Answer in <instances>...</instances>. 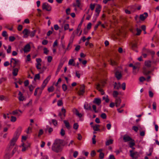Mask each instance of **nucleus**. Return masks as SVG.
I'll return each instance as SVG.
<instances>
[{
	"mask_svg": "<svg viewBox=\"0 0 159 159\" xmlns=\"http://www.w3.org/2000/svg\"><path fill=\"white\" fill-rule=\"evenodd\" d=\"M62 140L59 139H56L52 147V150L53 151L59 153L61 152L63 149L62 146Z\"/></svg>",
	"mask_w": 159,
	"mask_h": 159,
	"instance_id": "obj_1",
	"label": "nucleus"
},
{
	"mask_svg": "<svg viewBox=\"0 0 159 159\" xmlns=\"http://www.w3.org/2000/svg\"><path fill=\"white\" fill-rule=\"evenodd\" d=\"M20 134L18 131H16L15 133L13 138L11 139L10 142V150L12 148H10L11 147H12L14 146L16 143L17 141Z\"/></svg>",
	"mask_w": 159,
	"mask_h": 159,
	"instance_id": "obj_2",
	"label": "nucleus"
},
{
	"mask_svg": "<svg viewBox=\"0 0 159 159\" xmlns=\"http://www.w3.org/2000/svg\"><path fill=\"white\" fill-rule=\"evenodd\" d=\"M130 156L132 159H138L140 157L139 153L136 151H133L132 150L129 151Z\"/></svg>",
	"mask_w": 159,
	"mask_h": 159,
	"instance_id": "obj_3",
	"label": "nucleus"
},
{
	"mask_svg": "<svg viewBox=\"0 0 159 159\" xmlns=\"http://www.w3.org/2000/svg\"><path fill=\"white\" fill-rule=\"evenodd\" d=\"M42 8L43 10L45 9L48 11H50L51 10L52 7L48 3L45 2L43 4Z\"/></svg>",
	"mask_w": 159,
	"mask_h": 159,
	"instance_id": "obj_4",
	"label": "nucleus"
},
{
	"mask_svg": "<svg viewBox=\"0 0 159 159\" xmlns=\"http://www.w3.org/2000/svg\"><path fill=\"white\" fill-rule=\"evenodd\" d=\"M16 148H15L13 149V150L12 151V154H10L9 152H7V153H6L4 157V159H9L11 157H12V156L15 153V152L16 151Z\"/></svg>",
	"mask_w": 159,
	"mask_h": 159,
	"instance_id": "obj_5",
	"label": "nucleus"
},
{
	"mask_svg": "<svg viewBox=\"0 0 159 159\" xmlns=\"http://www.w3.org/2000/svg\"><path fill=\"white\" fill-rule=\"evenodd\" d=\"M115 75L116 77V78L118 80H119L122 77V75L121 74V71H119L117 70V69H115Z\"/></svg>",
	"mask_w": 159,
	"mask_h": 159,
	"instance_id": "obj_6",
	"label": "nucleus"
},
{
	"mask_svg": "<svg viewBox=\"0 0 159 159\" xmlns=\"http://www.w3.org/2000/svg\"><path fill=\"white\" fill-rule=\"evenodd\" d=\"M51 78V76H48L47 78L44 80L43 83L42 85V87L43 89L46 85L48 83Z\"/></svg>",
	"mask_w": 159,
	"mask_h": 159,
	"instance_id": "obj_7",
	"label": "nucleus"
},
{
	"mask_svg": "<svg viewBox=\"0 0 159 159\" xmlns=\"http://www.w3.org/2000/svg\"><path fill=\"white\" fill-rule=\"evenodd\" d=\"M30 49L31 47L30 44H27L25 46L23 50L24 53H27L30 51Z\"/></svg>",
	"mask_w": 159,
	"mask_h": 159,
	"instance_id": "obj_8",
	"label": "nucleus"
},
{
	"mask_svg": "<svg viewBox=\"0 0 159 159\" xmlns=\"http://www.w3.org/2000/svg\"><path fill=\"white\" fill-rule=\"evenodd\" d=\"M148 15L147 12H144L143 14L140 15L139 18L141 20H144L148 16Z\"/></svg>",
	"mask_w": 159,
	"mask_h": 159,
	"instance_id": "obj_9",
	"label": "nucleus"
},
{
	"mask_svg": "<svg viewBox=\"0 0 159 159\" xmlns=\"http://www.w3.org/2000/svg\"><path fill=\"white\" fill-rule=\"evenodd\" d=\"M101 10V6L99 4H98L97 7L95 9V12L97 13V14L96 15L97 17L99 16L100 12Z\"/></svg>",
	"mask_w": 159,
	"mask_h": 159,
	"instance_id": "obj_10",
	"label": "nucleus"
},
{
	"mask_svg": "<svg viewBox=\"0 0 159 159\" xmlns=\"http://www.w3.org/2000/svg\"><path fill=\"white\" fill-rule=\"evenodd\" d=\"M93 103L96 104L98 106H99L101 103V100L100 98H96L93 101Z\"/></svg>",
	"mask_w": 159,
	"mask_h": 159,
	"instance_id": "obj_11",
	"label": "nucleus"
},
{
	"mask_svg": "<svg viewBox=\"0 0 159 159\" xmlns=\"http://www.w3.org/2000/svg\"><path fill=\"white\" fill-rule=\"evenodd\" d=\"M73 111L74 113L76 115L78 116L79 117L81 118L82 117V115L81 113H80L76 109H73Z\"/></svg>",
	"mask_w": 159,
	"mask_h": 159,
	"instance_id": "obj_12",
	"label": "nucleus"
},
{
	"mask_svg": "<svg viewBox=\"0 0 159 159\" xmlns=\"http://www.w3.org/2000/svg\"><path fill=\"white\" fill-rule=\"evenodd\" d=\"M123 140L124 142H126L132 140V139L129 136L126 135H125L123 136Z\"/></svg>",
	"mask_w": 159,
	"mask_h": 159,
	"instance_id": "obj_13",
	"label": "nucleus"
},
{
	"mask_svg": "<svg viewBox=\"0 0 159 159\" xmlns=\"http://www.w3.org/2000/svg\"><path fill=\"white\" fill-rule=\"evenodd\" d=\"M73 41H72V40L71 39H70L69 43L68 45V46L67 48L66 49V51L64 53V54L66 52L67 50H69L71 48L72 46H71V45L73 43Z\"/></svg>",
	"mask_w": 159,
	"mask_h": 159,
	"instance_id": "obj_14",
	"label": "nucleus"
},
{
	"mask_svg": "<svg viewBox=\"0 0 159 159\" xmlns=\"http://www.w3.org/2000/svg\"><path fill=\"white\" fill-rule=\"evenodd\" d=\"M18 62V60L13 58H11V59L10 64L11 65L12 64H14V66L13 67H14L16 66Z\"/></svg>",
	"mask_w": 159,
	"mask_h": 159,
	"instance_id": "obj_15",
	"label": "nucleus"
},
{
	"mask_svg": "<svg viewBox=\"0 0 159 159\" xmlns=\"http://www.w3.org/2000/svg\"><path fill=\"white\" fill-rule=\"evenodd\" d=\"M85 87L84 85H82L81 86L79 92V94L80 95H83V94L84 92Z\"/></svg>",
	"mask_w": 159,
	"mask_h": 159,
	"instance_id": "obj_16",
	"label": "nucleus"
},
{
	"mask_svg": "<svg viewBox=\"0 0 159 159\" xmlns=\"http://www.w3.org/2000/svg\"><path fill=\"white\" fill-rule=\"evenodd\" d=\"M73 6L75 7H80L81 6L80 1V0H76L75 3L73 4Z\"/></svg>",
	"mask_w": 159,
	"mask_h": 159,
	"instance_id": "obj_17",
	"label": "nucleus"
},
{
	"mask_svg": "<svg viewBox=\"0 0 159 159\" xmlns=\"http://www.w3.org/2000/svg\"><path fill=\"white\" fill-rule=\"evenodd\" d=\"M121 102V100L120 98H116L115 103L116 104V107H117L120 105Z\"/></svg>",
	"mask_w": 159,
	"mask_h": 159,
	"instance_id": "obj_18",
	"label": "nucleus"
},
{
	"mask_svg": "<svg viewBox=\"0 0 159 159\" xmlns=\"http://www.w3.org/2000/svg\"><path fill=\"white\" fill-rule=\"evenodd\" d=\"M18 95V99L20 101H23L25 99L24 97L23 96V94L20 91L19 92Z\"/></svg>",
	"mask_w": 159,
	"mask_h": 159,
	"instance_id": "obj_19",
	"label": "nucleus"
},
{
	"mask_svg": "<svg viewBox=\"0 0 159 159\" xmlns=\"http://www.w3.org/2000/svg\"><path fill=\"white\" fill-rule=\"evenodd\" d=\"M96 89L101 92L102 95H103L104 94V92L102 89L100 84H97L96 86Z\"/></svg>",
	"mask_w": 159,
	"mask_h": 159,
	"instance_id": "obj_20",
	"label": "nucleus"
},
{
	"mask_svg": "<svg viewBox=\"0 0 159 159\" xmlns=\"http://www.w3.org/2000/svg\"><path fill=\"white\" fill-rule=\"evenodd\" d=\"M18 71H19V69H18L17 68H14L13 70V71H12V74L13 76H16L18 74Z\"/></svg>",
	"mask_w": 159,
	"mask_h": 159,
	"instance_id": "obj_21",
	"label": "nucleus"
},
{
	"mask_svg": "<svg viewBox=\"0 0 159 159\" xmlns=\"http://www.w3.org/2000/svg\"><path fill=\"white\" fill-rule=\"evenodd\" d=\"M84 108L86 110H91V106H89L88 103L86 102H85L84 104Z\"/></svg>",
	"mask_w": 159,
	"mask_h": 159,
	"instance_id": "obj_22",
	"label": "nucleus"
},
{
	"mask_svg": "<svg viewBox=\"0 0 159 159\" xmlns=\"http://www.w3.org/2000/svg\"><path fill=\"white\" fill-rule=\"evenodd\" d=\"M36 30H34L32 31H29V35L31 37L34 36L36 32Z\"/></svg>",
	"mask_w": 159,
	"mask_h": 159,
	"instance_id": "obj_23",
	"label": "nucleus"
},
{
	"mask_svg": "<svg viewBox=\"0 0 159 159\" xmlns=\"http://www.w3.org/2000/svg\"><path fill=\"white\" fill-rule=\"evenodd\" d=\"M109 62L110 64L112 66H116L117 65V63L115 60L112 59H110L109 61Z\"/></svg>",
	"mask_w": 159,
	"mask_h": 159,
	"instance_id": "obj_24",
	"label": "nucleus"
},
{
	"mask_svg": "<svg viewBox=\"0 0 159 159\" xmlns=\"http://www.w3.org/2000/svg\"><path fill=\"white\" fill-rule=\"evenodd\" d=\"M145 65L147 67H150L151 66V61H146L145 62Z\"/></svg>",
	"mask_w": 159,
	"mask_h": 159,
	"instance_id": "obj_25",
	"label": "nucleus"
},
{
	"mask_svg": "<svg viewBox=\"0 0 159 159\" xmlns=\"http://www.w3.org/2000/svg\"><path fill=\"white\" fill-rule=\"evenodd\" d=\"M64 63L63 62H61L58 65V68L57 69V72H59L61 68L62 67Z\"/></svg>",
	"mask_w": 159,
	"mask_h": 159,
	"instance_id": "obj_26",
	"label": "nucleus"
},
{
	"mask_svg": "<svg viewBox=\"0 0 159 159\" xmlns=\"http://www.w3.org/2000/svg\"><path fill=\"white\" fill-rule=\"evenodd\" d=\"M63 122L66 128L68 129H70V126L69 122L66 120H64Z\"/></svg>",
	"mask_w": 159,
	"mask_h": 159,
	"instance_id": "obj_27",
	"label": "nucleus"
},
{
	"mask_svg": "<svg viewBox=\"0 0 159 159\" xmlns=\"http://www.w3.org/2000/svg\"><path fill=\"white\" fill-rule=\"evenodd\" d=\"M113 140L112 139H109L106 142V146H108L111 144H112L113 143Z\"/></svg>",
	"mask_w": 159,
	"mask_h": 159,
	"instance_id": "obj_28",
	"label": "nucleus"
},
{
	"mask_svg": "<svg viewBox=\"0 0 159 159\" xmlns=\"http://www.w3.org/2000/svg\"><path fill=\"white\" fill-rule=\"evenodd\" d=\"M0 100L1 101L4 100L6 101H7L8 100V98L7 97H5L3 95L0 96Z\"/></svg>",
	"mask_w": 159,
	"mask_h": 159,
	"instance_id": "obj_29",
	"label": "nucleus"
},
{
	"mask_svg": "<svg viewBox=\"0 0 159 159\" xmlns=\"http://www.w3.org/2000/svg\"><path fill=\"white\" fill-rule=\"evenodd\" d=\"M93 130L94 131H98L99 130L98 127H99V125H96L94 126H93Z\"/></svg>",
	"mask_w": 159,
	"mask_h": 159,
	"instance_id": "obj_30",
	"label": "nucleus"
},
{
	"mask_svg": "<svg viewBox=\"0 0 159 159\" xmlns=\"http://www.w3.org/2000/svg\"><path fill=\"white\" fill-rule=\"evenodd\" d=\"M74 60L73 59H70L68 62V64L69 65H73L74 66L75 65V63H74Z\"/></svg>",
	"mask_w": 159,
	"mask_h": 159,
	"instance_id": "obj_31",
	"label": "nucleus"
},
{
	"mask_svg": "<svg viewBox=\"0 0 159 159\" xmlns=\"http://www.w3.org/2000/svg\"><path fill=\"white\" fill-rule=\"evenodd\" d=\"M120 86V83H115V85H114V88L117 89H119Z\"/></svg>",
	"mask_w": 159,
	"mask_h": 159,
	"instance_id": "obj_32",
	"label": "nucleus"
},
{
	"mask_svg": "<svg viewBox=\"0 0 159 159\" xmlns=\"http://www.w3.org/2000/svg\"><path fill=\"white\" fill-rule=\"evenodd\" d=\"M102 99L104 100L107 103H108L109 102L110 100L108 98V96L107 95L103 97H102Z\"/></svg>",
	"mask_w": 159,
	"mask_h": 159,
	"instance_id": "obj_33",
	"label": "nucleus"
},
{
	"mask_svg": "<svg viewBox=\"0 0 159 159\" xmlns=\"http://www.w3.org/2000/svg\"><path fill=\"white\" fill-rule=\"evenodd\" d=\"M11 45H9L8 46V48L7 49V54L10 53L11 52Z\"/></svg>",
	"mask_w": 159,
	"mask_h": 159,
	"instance_id": "obj_34",
	"label": "nucleus"
},
{
	"mask_svg": "<svg viewBox=\"0 0 159 159\" xmlns=\"http://www.w3.org/2000/svg\"><path fill=\"white\" fill-rule=\"evenodd\" d=\"M29 31L27 29H25L23 31V33L25 35H27L29 34Z\"/></svg>",
	"mask_w": 159,
	"mask_h": 159,
	"instance_id": "obj_35",
	"label": "nucleus"
},
{
	"mask_svg": "<svg viewBox=\"0 0 159 159\" xmlns=\"http://www.w3.org/2000/svg\"><path fill=\"white\" fill-rule=\"evenodd\" d=\"M40 78V73L36 74L34 78V80H39Z\"/></svg>",
	"mask_w": 159,
	"mask_h": 159,
	"instance_id": "obj_36",
	"label": "nucleus"
},
{
	"mask_svg": "<svg viewBox=\"0 0 159 159\" xmlns=\"http://www.w3.org/2000/svg\"><path fill=\"white\" fill-rule=\"evenodd\" d=\"M150 71H148L146 69H144L143 71L144 75H147L149 74L150 73Z\"/></svg>",
	"mask_w": 159,
	"mask_h": 159,
	"instance_id": "obj_37",
	"label": "nucleus"
},
{
	"mask_svg": "<svg viewBox=\"0 0 159 159\" xmlns=\"http://www.w3.org/2000/svg\"><path fill=\"white\" fill-rule=\"evenodd\" d=\"M60 134L61 135V136H64L65 134V130L63 129H61V131L60 132Z\"/></svg>",
	"mask_w": 159,
	"mask_h": 159,
	"instance_id": "obj_38",
	"label": "nucleus"
},
{
	"mask_svg": "<svg viewBox=\"0 0 159 159\" xmlns=\"http://www.w3.org/2000/svg\"><path fill=\"white\" fill-rule=\"evenodd\" d=\"M52 122L53 124L55 126H56L57 125V122L56 120H52Z\"/></svg>",
	"mask_w": 159,
	"mask_h": 159,
	"instance_id": "obj_39",
	"label": "nucleus"
},
{
	"mask_svg": "<svg viewBox=\"0 0 159 159\" xmlns=\"http://www.w3.org/2000/svg\"><path fill=\"white\" fill-rule=\"evenodd\" d=\"M41 65L40 63H36V67L38 70H40L41 69Z\"/></svg>",
	"mask_w": 159,
	"mask_h": 159,
	"instance_id": "obj_40",
	"label": "nucleus"
},
{
	"mask_svg": "<svg viewBox=\"0 0 159 159\" xmlns=\"http://www.w3.org/2000/svg\"><path fill=\"white\" fill-rule=\"evenodd\" d=\"M136 31L137 32V33L136 34V35H139L141 32V30L138 28H137L136 29Z\"/></svg>",
	"mask_w": 159,
	"mask_h": 159,
	"instance_id": "obj_41",
	"label": "nucleus"
},
{
	"mask_svg": "<svg viewBox=\"0 0 159 159\" xmlns=\"http://www.w3.org/2000/svg\"><path fill=\"white\" fill-rule=\"evenodd\" d=\"M153 109L154 110L156 111L157 109V104L156 103L154 102H153L152 104Z\"/></svg>",
	"mask_w": 159,
	"mask_h": 159,
	"instance_id": "obj_42",
	"label": "nucleus"
},
{
	"mask_svg": "<svg viewBox=\"0 0 159 159\" xmlns=\"http://www.w3.org/2000/svg\"><path fill=\"white\" fill-rule=\"evenodd\" d=\"M92 108L95 113H98V111L96 109V105H93Z\"/></svg>",
	"mask_w": 159,
	"mask_h": 159,
	"instance_id": "obj_43",
	"label": "nucleus"
},
{
	"mask_svg": "<svg viewBox=\"0 0 159 159\" xmlns=\"http://www.w3.org/2000/svg\"><path fill=\"white\" fill-rule=\"evenodd\" d=\"M54 90V88L52 86H51L49 88H48V91L50 92H53Z\"/></svg>",
	"mask_w": 159,
	"mask_h": 159,
	"instance_id": "obj_44",
	"label": "nucleus"
},
{
	"mask_svg": "<svg viewBox=\"0 0 159 159\" xmlns=\"http://www.w3.org/2000/svg\"><path fill=\"white\" fill-rule=\"evenodd\" d=\"M118 94V93L117 91H114L113 92V95L114 97H116Z\"/></svg>",
	"mask_w": 159,
	"mask_h": 159,
	"instance_id": "obj_45",
	"label": "nucleus"
},
{
	"mask_svg": "<svg viewBox=\"0 0 159 159\" xmlns=\"http://www.w3.org/2000/svg\"><path fill=\"white\" fill-rule=\"evenodd\" d=\"M69 25L68 24H65L64 26V29L65 30H66L69 29Z\"/></svg>",
	"mask_w": 159,
	"mask_h": 159,
	"instance_id": "obj_46",
	"label": "nucleus"
},
{
	"mask_svg": "<svg viewBox=\"0 0 159 159\" xmlns=\"http://www.w3.org/2000/svg\"><path fill=\"white\" fill-rule=\"evenodd\" d=\"M15 39V38L14 36H11L9 37V40L11 42H13Z\"/></svg>",
	"mask_w": 159,
	"mask_h": 159,
	"instance_id": "obj_47",
	"label": "nucleus"
},
{
	"mask_svg": "<svg viewBox=\"0 0 159 159\" xmlns=\"http://www.w3.org/2000/svg\"><path fill=\"white\" fill-rule=\"evenodd\" d=\"M62 88L64 91H65L67 89V87L66 84H64L62 85Z\"/></svg>",
	"mask_w": 159,
	"mask_h": 159,
	"instance_id": "obj_48",
	"label": "nucleus"
},
{
	"mask_svg": "<svg viewBox=\"0 0 159 159\" xmlns=\"http://www.w3.org/2000/svg\"><path fill=\"white\" fill-rule=\"evenodd\" d=\"M10 114L15 115L18 114V110H16L13 111L12 113H10Z\"/></svg>",
	"mask_w": 159,
	"mask_h": 159,
	"instance_id": "obj_49",
	"label": "nucleus"
},
{
	"mask_svg": "<svg viewBox=\"0 0 159 159\" xmlns=\"http://www.w3.org/2000/svg\"><path fill=\"white\" fill-rule=\"evenodd\" d=\"M139 68V67H138V66H133V73L134 74H136V72H135L134 71V70L136 69H137V68Z\"/></svg>",
	"mask_w": 159,
	"mask_h": 159,
	"instance_id": "obj_50",
	"label": "nucleus"
},
{
	"mask_svg": "<svg viewBox=\"0 0 159 159\" xmlns=\"http://www.w3.org/2000/svg\"><path fill=\"white\" fill-rule=\"evenodd\" d=\"M101 117L103 119H106L107 118V116L105 113H102L101 114Z\"/></svg>",
	"mask_w": 159,
	"mask_h": 159,
	"instance_id": "obj_51",
	"label": "nucleus"
},
{
	"mask_svg": "<svg viewBox=\"0 0 159 159\" xmlns=\"http://www.w3.org/2000/svg\"><path fill=\"white\" fill-rule=\"evenodd\" d=\"M79 127V125L77 123H75L73 125V128L75 129H77Z\"/></svg>",
	"mask_w": 159,
	"mask_h": 159,
	"instance_id": "obj_52",
	"label": "nucleus"
},
{
	"mask_svg": "<svg viewBox=\"0 0 159 159\" xmlns=\"http://www.w3.org/2000/svg\"><path fill=\"white\" fill-rule=\"evenodd\" d=\"M16 117L14 116H11V121L14 122L16 121Z\"/></svg>",
	"mask_w": 159,
	"mask_h": 159,
	"instance_id": "obj_53",
	"label": "nucleus"
},
{
	"mask_svg": "<svg viewBox=\"0 0 159 159\" xmlns=\"http://www.w3.org/2000/svg\"><path fill=\"white\" fill-rule=\"evenodd\" d=\"M44 52L43 53L44 54H46V55L48 54V52L49 51L48 50L47 48H45L43 49Z\"/></svg>",
	"mask_w": 159,
	"mask_h": 159,
	"instance_id": "obj_54",
	"label": "nucleus"
},
{
	"mask_svg": "<svg viewBox=\"0 0 159 159\" xmlns=\"http://www.w3.org/2000/svg\"><path fill=\"white\" fill-rule=\"evenodd\" d=\"M101 21H98V24H97L95 26L94 30H96L98 28V26L99 25H101Z\"/></svg>",
	"mask_w": 159,
	"mask_h": 159,
	"instance_id": "obj_55",
	"label": "nucleus"
},
{
	"mask_svg": "<svg viewBox=\"0 0 159 159\" xmlns=\"http://www.w3.org/2000/svg\"><path fill=\"white\" fill-rule=\"evenodd\" d=\"M129 145L130 147L132 148L135 145V143L132 141L130 142L129 143Z\"/></svg>",
	"mask_w": 159,
	"mask_h": 159,
	"instance_id": "obj_56",
	"label": "nucleus"
},
{
	"mask_svg": "<svg viewBox=\"0 0 159 159\" xmlns=\"http://www.w3.org/2000/svg\"><path fill=\"white\" fill-rule=\"evenodd\" d=\"M43 133V130L42 129H40L39 132L38 136H40Z\"/></svg>",
	"mask_w": 159,
	"mask_h": 159,
	"instance_id": "obj_57",
	"label": "nucleus"
},
{
	"mask_svg": "<svg viewBox=\"0 0 159 159\" xmlns=\"http://www.w3.org/2000/svg\"><path fill=\"white\" fill-rule=\"evenodd\" d=\"M22 146L23 147L22 148V151L23 152L25 151L26 150L27 147L25 146V144L23 143L22 145Z\"/></svg>",
	"mask_w": 159,
	"mask_h": 159,
	"instance_id": "obj_58",
	"label": "nucleus"
},
{
	"mask_svg": "<svg viewBox=\"0 0 159 159\" xmlns=\"http://www.w3.org/2000/svg\"><path fill=\"white\" fill-rule=\"evenodd\" d=\"M99 158L101 159H102L104 157V153L103 152H100L99 155Z\"/></svg>",
	"mask_w": 159,
	"mask_h": 159,
	"instance_id": "obj_59",
	"label": "nucleus"
},
{
	"mask_svg": "<svg viewBox=\"0 0 159 159\" xmlns=\"http://www.w3.org/2000/svg\"><path fill=\"white\" fill-rule=\"evenodd\" d=\"M75 32L74 31L71 34V35L70 38V39L72 40V41H73V40L75 38Z\"/></svg>",
	"mask_w": 159,
	"mask_h": 159,
	"instance_id": "obj_60",
	"label": "nucleus"
},
{
	"mask_svg": "<svg viewBox=\"0 0 159 159\" xmlns=\"http://www.w3.org/2000/svg\"><path fill=\"white\" fill-rule=\"evenodd\" d=\"M2 35L4 37H6L7 36V32L5 31H4L2 32Z\"/></svg>",
	"mask_w": 159,
	"mask_h": 159,
	"instance_id": "obj_61",
	"label": "nucleus"
},
{
	"mask_svg": "<svg viewBox=\"0 0 159 159\" xmlns=\"http://www.w3.org/2000/svg\"><path fill=\"white\" fill-rule=\"evenodd\" d=\"M132 129L135 131L137 132L139 130V128L138 127L136 126H134L132 127Z\"/></svg>",
	"mask_w": 159,
	"mask_h": 159,
	"instance_id": "obj_62",
	"label": "nucleus"
},
{
	"mask_svg": "<svg viewBox=\"0 0 159 159\" xmlns=\"http://www.w3.org/2000/svg\"><path fill=\"white\" fill-rule=\"evenodd\" d=\"M90 9L91 10L93 11L94 9L95 8V4H90Z\"/></svg>",
	"mask_w": 159,
	"mask_h": 159,
	"instance_id": "obj_63",
	"label": "nucleus"
},
{
	"mask_svg": "<svg viewBox=\"0 0 159 159\" xmlns=\"http://www.w3.org/2000/svg\"><path fill=\"white\" fill-rule=\"evenodd\" d=\"M52 59V57L51 56H49L48 57V61L49 62H51Z\"/></svg>",
	"mask_w": 159,
	"mask_h": 159,
	"instance_id": "obj_64",
	"label": "nucleus"
}]
</instances>
